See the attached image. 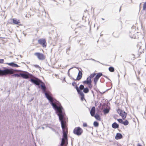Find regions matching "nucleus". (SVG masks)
<instances>
[{"label":"nucleus","instance_id":"nucleus-24","mask_svg":"<svg viewBox=\"0 0 146 146\" xmlns=\"http://www.w3.org/2000/svg\"><path fill=\"white\" fill-rule=\"evenodd\" d=\"M129 124V122L127 120H125V121H123V123L122 124H123L124 125H127Z\"/></svg>","mask_w":146,"mask_h":146},{"label":"nucleus","instance_id":"nucleus-48","mask_svg":"<svg viewBox=\"0 0 146 146\" xmlns=\"http://www.w3.org/2000/svg\"><path fill=\"white\" fill-rule=\"evenodd\" d=\"M43 46V47H46V46Z\"/></svg>","mask_w":146,"mask_h":146},{"label":"nucleus","instance_id":"nucleus-28","mask_svg":"<svg viewBox=\"0 0 146 146\" xmlns=\"http://www.w3.org/2000/svg\"><path fill=\"white\" fill-rule=\"evenodd\" d=\"M117 120L119 123H121V124H123V121L122 119H117Z\"/></svg>","mask_w":146,"mask_h":146},{"label":"nucleus","instance_id":"nucleus-36","mask_svg":"<svg viewBox=\"0 0 146 146\" xmlns=\"http://www.w3.org/2000/svg\"><path fill=\"white\" fill-rule=\"evenodd\" d=\"M102 76H104V77H105L107 79H108L109 80H110V79H109L108 78L107 76H105V75H102Z\"/></svg>","mask_w":146,"mask_h":146},{"label":"nucleus","instance_id":"nucleus-29","mask_svg":"<svg viewBox=\"0 0 146 146\" xmlns=\"http://www.w3.org/2000/svg\"><path fill=\"white\" fill-rule=\"evenodd\" d=\"M13 76H15L16 77H19L21 76L20 73L19 74H16L13 75Z\"/></svg>","mask_w":146,"mask_h":146},{"label":"nucleus","instance_id":"nucleus-3","mask_svg":"<svg viewBox=\"0 0 146 146\" xmlns=\"http://www.w3.org/2000/svg\"><path fill=\"white\" fill-rule=\"evenodd\" d=\"M13 72V70L12 69L8 68H4L2 69L0 68V76H6L12 74Z\"/></svg>","mask_w":146,"mask_h":146},{"label":"nucleus","instance_id":"nucleus-37","mask_svg":"<svg viewBox=\"0 0 146 146\" xmlns=\"http://www.w3.org/2000/svg\"><path fill=\"white\" fill-rule=\"evenodd\" d=\"M33 99H34V98H31V100H29V102H31L33 100Z\"/></svg>","mask_w":146,"mask_h":146},{"label":"nucleus","instance_id":"nucleus-18","mask_svg":"<svg viewBox=\"0 0 146 146\" xmlns=\"http://www.w3.org/2000/svg\"><path fill=\"white\" fill-rule=\"evenodd\" d=\"M12 20L13 23L14 24L18 25L20 23L19 20H17L16 19H13Z\"/></svg>","mask_w":146,"mask_h":146},{"label":"nucleus","instance_id":"nucleus-35","mask_svg":"<svg viewBox=\"0 0 146 146\" xmlns=\"http://www.w3.org/2000/svg\"><path fill=\"white\" fill-rule=\"evenodd\" d=\"M34 66H35V67L36 68H40V67L38 65H34Z\"/></svg>","mask_w":146,"mask_h":146},{"label":"nucleus","instance_id":"nucleus-16","mask_svg":"<svg viewBox=\"0 0 146 146\" xmlns=\"http://www.w3.org/2000/svg\"><path fill=\"white\" fill-rule=\"evenodd\" d=\"M96 74L95 73H94L93 74H91L88 77L86 80L88 81H91V79L92 78H93L96 75Z\"/></svg>","mask_w":146,"mask_h":146},{"label":"nucleus","instance_id":"nucleus-38","mask_svg":"<svg viewBox=\"0 0 146 146\" xmlns=\"http://www.w3.org/2000/svg\"><path fill=\"white\" fill-rule=\"evenodd\" d=\"M69 49H70L69 48H68V49L67 50L66 53H67L68 54H69V53H68V51L69 50Z\"/></svg>","mask_w":146,"mask_h":146},{"label":"nucleus","instance_id":"nucleus-2","mask_svg":"<svg viewBox=\"0 0 146 146\" xmlns=\"http://www.w3.org/2000/svg\"><path fill=\"white\" fill-rule=\"evenodd\" d=\"M40 86L42 90V92L44 93L46 97L48 100L53 108L55 110L60 109L61 107H62L59 102L57 101L50 96V92H48L47 93L45 92L46 87L44 84H40Z\"/></svg>","mask_w":146,"mask_h":146},{"label":"nucleus","instance_id":"nucleus-10","mask_svg":"<svg viewBox=\"0 0 146 146\" xmlns=\"http://www.w3.org/2000/svg\"><path fill=\"white\" fill-rule=\"evenodd\" d=\"M34 54L37 56L38 59L39 60H43L45 58L44 56L42 53L39 52H36Z\"/></svg>","mask_w":146,"mask_h":146},{"label":"nucleus","instance_id":"nucleus-20","mask_svg":"<svg viewBox=\"0 0 146 146\" xmlns=\"http://www.w3.org/2000/svg\"><path fill=\"white\" fill-rule=\"evenodd\" d=\"M94 117L97 120L99 121H100L101 118L100 116L98 114H96L95 115Z\"/></svg>","mask_w":146,"mask_h":146},{"label":"nucleus","instance_id":"nucleus-34","mask_svg":"<svg viewBox=\"0 0 146 146\" xmlns=\"http://www.w3.org/2000/svg\"><path fill=\"white\" fill-rule=\"evenodd\" d=\"M76 83L75 82H74V81L72 83V85L74 86H75V85H76Z\"/></svg>","mask_w":146,"mask_h":146},{"label":"nucleus","instance_id":"nucleus-7","mask_svg":"<svg viewBox=\"0 0 146 146\" xmlns=\"http://www.w3.org/2000/svg\"><path fill=\"white\" fill-rule=\"evenodd\" d=\"M21 76L25 79H28L29 78H32L33 76L32 74L26 72L25 73H20Z\"/></svg>","mask_w":146,"mask_h":146},{"label":"nucleus","instance_id":"nucleus-4","mask_svg":"<svg viewBox=\"0 0 146 146\" xmlns=\"http://www.w3.org/2000/svg\"><path fill=\"white\" fill-rule=\"evenodd\" d=\"M29 81L35 85L38 86L39 88H40V84L42 83L41 80L37 78L31 79Z\"/></svg>","mask_w":146,"mask_h":146},{"label":"nucleus","instance_id":"nucleus-19","mask_svg":"<svg viewBox=\"0 0 146 146\" xmlns=\"http://www.w3.org/2000/svg\"><path fill=\"white\" fill-rule=\"evenodd\" d=\"M119 126V125L115 122L113 123L112 125V127L114 129L117 128Z\"/></svg>","mask_w":146,"mask_h":146},{"label":"nucleus","instance_id":"nucleus-23","mask_svg":"<svg viewBox=\"0 0 146 146\" xmlns=\"http://www.w3.org/2000/svg\"><path fill=\"white\" fill-rule=\"evenodd\" d=\"M93 125L95 127H98L99 125V123L97 121H95L94 122Z\"/></svg>","mask_w":146,"mask_h":146},{"label":"nucleus","instance_id":"nucleus-44","mask_svg":"<svg viewBox=\"0 0 146 146\" xmlns=\"http://www.w3.org/2000/svg\"><path fill=\"white\" fill-rule=\"evenodd\" d=\"M121 7H120V9H119V11H120V10H121Z\"/></svg>","mask_w":146,"mask_h":146},{"label":"nucleus","instance_id":"nucleus-33","mask_svg":"<svg viewBox=\"0 0 146 146\" xmlns=\"http://www.w3.org/2000/svg\"><path fill=\"white\" fill-rule=\"evenodd\" d=\"M4 61V60L3 59H0V63H3V62Z\"/></svg>","mask_w":146,"mask_h":146},{"label":"nucleus","instance_id":"nucleus-27","mask_svg":"<svg viewBox=\"0 0 146 146\" xmlns=\"http://www.w3.org/2000/svg\"><path fill=\"white\" fill-rule=\"evenodd\" d=\"M146 10V2L143 5V10Z\"/></svg>","mask_w":146,"mask_h":146},{"label":"nucleus","instance_id":"nucleus-41","mask_svg":"<svg viewBox=\"0 0 146 146\" xmlns=\"http://www.w3.org/2000/svg\"><path fill=\"white\" fill-rule=\"evenodd\" d=\"M137 146H142V145H140V144H138V145H137Z\"/></svg>","mask_w":146,"mask_h":146},{"label":"nucleus","instance_id":"nucleus-13","mask_svg":"<svg viewBox=\"0 0 146 146\" xmlns=\"http://www.w3.org/2000/svg\"><path fill=\"white\" fill-rule=\"evenodd\" d=\"M82 82L83 84H87L88 85V87L90 89H91L92 88V81L85 80L83 81Z\"/></svg>","mask_w":146,"mask_h":146},{"label":"nucleus","instance_id":"nucleus-46","mask_svg":"<svg viewBox=\"0 0 146 146\" xmlns=\"http://www.w3.org/2000/svg\"><path fill=\"white\" fill-rule=\"evenodd\" d=\"M68 74H69V72H68Z\"/></svg>","mask_w":146,"mask_h":146},{"label":"nucleus","instance_id":"nucleus-42","mask_svg":"<svg viewBox=\"0 0 146 146\" xmlns=\"http://www.w3.org/2000/svg\"><path fill=\"white\" fill-rule=\"evenodd\" d=\"M91 60H93V61H96V60H94V59H92V58H91Z\"/></svg>","mask_w":146,"mask_h":146},{"label":"nucleus","instance_id":"nucleus-45","mask_svg":"<svg viewBox=\"0 0 146 146\" xmlns=\"http://www.w3.org/2000/svg\"><path fill=\"white\" fill-rule=\"evenodd\" d=\"M102 19L103 20H104V18H102Z\"/></svg>","mask_w":146,"mask_h":146},{"label":"nucleus","instance_id":"nucleus-17","mask_svg":"<svg viewBox=\"0 0 146 146\" xmlns=\"http://www.w3.org/2000/svg\"><path fill=\"white\" fill-rule=\"evenodd\" d=\"M7 64L9 66H11L14 67H17L19 66L17 64L14 63L13 62H12L9 63H7Z\"/></svg>","mask_w":146,"mask_h":146},{"label":"nucleus","instance_id":"nucleus-22","mask_svg":"<svg viewBox=\"0 0 146 146\" xmlns=\"http://www.w3.org/2000/svg\"><path fill=\"white\" fill-rule=\"evenodd\" d=\"M109 70L111 72H113L114 71V68L113 67H110L109 68Z\"/></svg>","mask_w":146,"mask_h":146},{"label":"nucleus","instance_id":"nucleus-9","mask_svg":"<svg viewBox=\"0 0 146 146\" xmlns=\"http://www.w3.org/2000/svg\"><path fill=\"white\" fill-rule=\"evenodd\" d=\"M75 88L78 93L81 96V99L83 101L84 99V95L82 91L80 90L79 88L76 85L75 86Z\"/></svg>","mask_w":146,"mask_h":146},{"label":"nucleus","instance_id":"nucleus-6","mask_svg":"<svg viewBox=\"0 0 146 146\" xmlns=\"http://www.w3.org/2000/svg\"><path fill=\"white\" fill-rule=\"evenodd\" d=\"M117 111L118 113L120 116H121L123 119H124L126 118L127 113L125 111L119 109H118Z\"/></svg>","mask_w":146,"mask_h":146},{"label":"nucleus","instance_id":"nucleus-14","mask_svg":"<svg viewBox=\"0 0 146 146\" xmlns=\"http://www.w3.org/2000/svg\"><path fill=\"white\" fill-rule=\"evenodd\" d=\"M96 112V108L94 106H93L90 111V113L91 116L94 117L95 115Z\"/></svg>","mask_w":146,"mask_h":146},{"label":"nucleus","instance_id":"nucleus-8","mask_svg":"<svg viewBox=\"0 0 146 146\" xmlns=\"http://www.w3.org/2000/svg\"><path fill=\"white\" fill-rule=\"evenodd\" d=\"M102 75V73L99 72L97 73L94 78V86H96L98 80Z\"/></svg>","mask_w":146,"mask_h":146},{"label":"nucleus","instance_id":"nucleus-31","mask_svg":"<svg viewBox=\"0 0 146 146\" xmlns=\"http://www.w3.org/2000/svg\"><path fill=\"white\" fill-rule=\"evenodd\" d=\"M116 33H115V32L113 33V36L114 37H118V36H119V35H115V34H116Z\"/></svg>","mask_w":146,"mask_h":146},{"label":"nucleus","instance_id":"nucleus-30","mask_svg":"<svg viewBox=\"0 0 146 146\" xmlns=\"http://www.w3.org/2000/svg\"><path fill=\"white\" fill-rule=\"evenodd\" d=\"M135 55L134 54H131V60H134L135 59Z\"/></svg>","mask_w":146,"mask_h":146},{"label":"nucleus","instance_id":"nucleus-47","mask_svg":"<svg viewBox=\"0 0 146 146\" xmlns=\"http://www.w3.org/2000/svg\"><path fill=\"white\" fill-rule=\"evenodd\" d=\"M53 1H55V0H54Z\"/></svg>","mask_w":146,"mask_h":146},{"label":"nucleus","instance_id":"nucleus-5","mask_svg":"<svg viewBox=\"0 0 146 146\" xmlns=\"http://www.w3.org/2000/svg\"><path fill=\"white\" fill-rule=\"evenodd\" d=\"M83 132L82 129L79 127H75L73 130L74 134L78 136L80 135Z\"/></svg>","mask_w":146,"mask_h":146},{"label":"nucleus","instance_id":"nucleus-11","mask_svg":"<svg viewBox=\"0 0 146 146\" xmlns=\"http://www.w3.org/2000/svg\"><path fill=\"white\" fill-rule=\"evenodd\" d=\"M38 43L42 46H45L46 45V40L44 38H41L38 40Z\"/></svg>","mask_w":146,"mask_h":146},{"label":"nucleus","instance_id":"nucleus-32","mask_svg":"<svg viewBox=\"0 0 146 146\" xmlns=\"http://www.w3.org/2000/svg\"><path fill=\"white\" fill-rule=\"evenodd\" d=\"M83 125L84 127H86L87 126V124L86 123H83Z\"/></svg>","mask_w":146,"mask_h":146},{"label":"nucleus","instance_id":"nucleus-43","mask_svg":"<svg viewBox=\"0 0 146 146\" xmlns=\"http://www.w3.org/2000/svg\"><path fill=\"white\" fill-rule=\"evenodd\" d=\"M42 129H44V127H42Z\"/></svg>","mask_w":146,"mask_h":146},{"label":"nucleus","instance_id":"nucleus-21","mask_svg":"<svg viewBox=\"0 0 146 146\" xmlns=\"http://www.w3.org/2000/svg\"><path fill=\"white\" fill-rule=\"evenodd\" d=\"M83 90V92L84 93H88L89 92V89L86 87V88H84Z\"/></svg>","mask_w":146,"mask_h":146},{"label":"nucleus","instance_id":"nucleus-15","mask_svg":"<svg viewBox=\"0 0 146 146\" xmlns=\"http://www.w3.org/2000/svg\"><path fill=\"white\" fill-rule=\"evenodd\" d=\"M122 135L120 133H117L115 136V139L117 140L120 139L122 138Z\"/></svg>","mask_w":146,"mask_h":146},{"label":"nucleus","instance_id":"nucleus-40","mask_svg":"<svg viewBox=\"0 0 146 146\" xmlns=\"http://www.w3.org/2000/svg\"><path fill=\"white\" fill-rule=\"evenodd\" d=\"M92 94H93V96H94V92L92 90Z\"/></svg>","mask_w":146,"mask_h":146},{"label":"nucleus","instance_id":"nucleus-39","mask_svg":"<svg viewBox=\"0 0 146 146\" xmlns=\"http://www.w3.org/2000/svg\"><path fill=\"white\" fill-rule=\"evenodd\" d=\"M53 131H54V132H55V133L56 134H58V132H57L56 131H55V130H53Z\"/></svg>","mask_w":146,"mask_h":146},{"label":"nucleus","instance_id":"nucleus-26","mask_svg":"<svg viewBox=\"0 0 146 146\" xmlns=\"http://www.w3.org/2000/svg\"><path fill=\"white\" fill-rule=\"evenodd\" d=\"M103 111L104 113H108L109 111V110L107 108H106Z\"/></svg>","mask_w":146,"mask_h":146},{"label":"nucleus","instance_id":"nucleus-25","mask_svg":"<svg viewBox=\"0 0 146 146\" xmlns=\"http://www.w3.org/2000/svg\"><path fill=\"white\" fill-rule=\"evenodd\" d=\"M79 88V89H80V90L81 91H82V90H83L84 88V86L83 85L81 84L80 85Z\"/></svg>","mask_w":146,"mask_h":146},{"label":"nucleus","instance_id":"nucleus-1","mask_svg":"<svg viewBox=\"0 0 146 146\" xmlns=\"http://www.w3.org/2000/svg\"><path fill=\"white\" fill-rule=\"evenodd\" d=\"M55 111L56 114L58 116L63 131V138L61 139L60 146H67L68 144V133L66 124V115L63 107H61L60 109Z\"/></svg>","mask_w":146,"mask_h":146},{"label":"nucleus","instance_id":"nucleus-12","mask_svg":"<svg viewBox=\"0 0 146 146\" xmlns=\"http://www.w3.org/2000/svg\"><path fill=\"white\" fill-rule=\"evenodd\" d=\"M82 72L79 70V72L77 76L76 79H75L74 78H72L73 80H78L79 81L82 78Z\"/></svg>","mask_w":146,"mask_h":146}]
</instances>
